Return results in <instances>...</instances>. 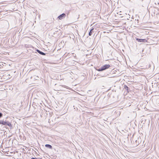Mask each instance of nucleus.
<instances>
[{
	"label": "nucleus",
	"mask_w": 159,
	"mask_h": 159,
	"mask_svg": "<svg viewBox=\"0 0 159 159\" xmlns=\"http://www.w3.org/2000/svg\"><path fill=\"white\" fill-rule=\"evenodd\" d=\"M94 30V28H93L91 29L89 33V36H91L92 35V33L93 32V30Z\"/></svg>",
	"instance_id": "11"
},
{
	"label": "nucleus",
	"mask_w": 159,
	"mask_h": 159,
	"mask_svg": "<svg viewBox=\"0 0 159 159\" xmlns=\"http://www.w3.org/2000/svg\"><path fill=\"white\" fill-rule=\"evenodd\" d=\"M12 136L11 135V140L12 139V147H15L18 144V142L16 139H15V137L12 138Z\"/></svg>",
	"instance_id": "2"
},
{
	"label": "nucleus",
	"mask_w": 159,
	"mask_h": 159,
	"mask_svg": "<svg viewBox=\"0 0 159 159\" xmlns=\"http://www.w3.org/2000/svg\"><path fill=\"white\" fill-rule=\"evenodd\" d=\"M16 71H14V70H11V73H15Z\"/></svg>",
	"instance_id": "16"
},
{
	"label": "nucleus",
	"mask_w": 159,
	"mask_h": 159,
	"mask_svg": "<svg viewBox=\"0 0 159 159\" xmlns=\"http://www.w3.org/2000/svg\"><path fill=\"white\" fill-rule=\"evenodd\" d=\"M3 22L4 24H8L9 25V23H8V22L6 21V20H4V21H3Z\"/></svg>",
	"instance_id": "12"
},
{
	"label": "nucleus",
	"mask_w": 159,
	"mask_h": 159,
	"mask_svg": "<svg viewBox=\"0 0 159 159\" xmlns=\"http://www.w3.org/2000/svg\"><path fill=\"white\" fill-rule=\"evenodd\" d=\"M137 21H138H138H139V20H137Z\"/></svg>",
	"instance_id": "21"
},
{
	"label": "nucleus",
	"mask_w": 159,
	"mask_h": 159,
	"mask_svg": "<svg viewBox=\"0 0 159 159\" xmlns=\"http://www.w3.org/2000/svg\"><path fill=\"white\" fill-rule=\"evenodd\" d=\"M45 146L48 148H49V149H52V146L50 145V144H46L45 145Z\"/></svg>",
	"instance_id": "10"
},
{
	"label": "nucleus",
	"mask_w": 159,
	"mask_h": 159,
	"mask_svg": "<svg viewBox=\"0 0 159 159\" xmlns=\"http://www.w3.org/2000/svg\"><path fill=\"white\" fill-rule=\"evenodd\" d=\"M123 87L124 89L127 91V92L129 93V91H130L129 88L126 85H124Z\"/></svg>",
	"instance_id": "9"
},
{
	"label": "nucleus",
	"mask_w": 159,
	"mask_h": 159,
	"mask_svg": "<svg viewBox=\"0 0 159 159\" xmlns=\"http://www.w3.org/2000/svg\"><path fill=\"white\" fill-rule=\"evenodd\" d=\"M31 159H42V158H36V157H32L31 158Z\"/></svg>",
	"instance_id": "13"
},
{
	"label": "nucleus",
	"mask_w": 159,
	"mask_h": 159,
	"mask_svg": "<svg viewBox=\"0 0 159 159\" xmlns=\"http://www.w3.org/2000/svg\"><path fill=\"white\" fill-rule=\"evenodd\" d=\"M11 133L12 135H14L16 133L15 128H14L13 126H12V125L11 124Z\"/></svg>",
	"instance_id": "4"
},
{
	"label": "nucleus",
	"mask_w": 159,
	"mask_h": 159,
	"mask_svg": "<svg viewBox=\"0 0 159 159\" xmlns=\"http://www.w3.org/2000/svg\"><path fill=\"white\" fill-rule=\"evenodd\" d=\"M111 67L109 64H105L99 69L96 68V70L99 71H102L108 69Z\"/></svg>",
	"instance_id": "1"
},
{
	"label": "nucleus",
	"mask_w": 159,
	"mask_h": 159,
	"mask_svg": "<svg viewBox=\"0 0 159 159\" xmlns=\"http://www.w3.org/2000/svg\"><path fill=\"white\" fill-rule=\"evenodd\" d=\"M144 50L143 49V50H142V54H143V51Z\"/></svg>",
	"instance_id": "18"
},
{
	"label": "nucleus",
	"mask_w": 159,
	"mask_h": 159,
	"mask_svg": "<svg viewBox=\"0 0 159 159\" xmlns=\"http://www.w3.org/2000/svg\"><path fill=\"white\" fill-rule=\"evenodd\" d=\"M36 51L39 54L42 55H46V53H44L43 52H42L41 51L39 50V49H37L36 50Z\"/></svg>",
	"instance_id": "8"
},
{
	"label": "nucleus",
	"mask_w": 159,
	"mask_h": 159,
	"mask_svg": "<svg viewBox=\"0 0 159 159\" xmlns=\"http://www.w3.org/2000/svg\"><path fill=\"white\" fill-rule=\"evenodd\" d=\"M98 75H100V76H102V75H99L98 74Z\"/></svg>",
	"instance_id": "20"
},
{
	"label": "nucleus",
	"mask_w": 159,
	"mask_h": 159,
	"mask_svg": "<svg viewBox=\"0 0 159 159\" xmlns=\"http://www.w3.org/2000/svg\"><path fill=\"white\" fill-rule=\"evenodd\" d=\"M135 143H136V146H137L139 144V142H138L137 143V140H135Z\"/></svg>",
	"instance_id": "14"
},
{
	"label": "nucleus",
	"mask_w": 159,
	"mask_h": 159,
	"mask_svg": "<svg viewBox=\"0 0 159 159\" xmlns=\"http://www.w3.org/2000/svg\"><path fill=\"white\" fill-rule=\"evenodd\" d=\"M11 12L17 10V6L15 2H11Z\"/></svg>",
	"instance_id": "3"
},
{
	"label": "nucleus",
	"mask_w": 159,
	"mask_h": 159,
	"mask_svg": "<svg viewBox=\"0 0 159 159\" xmlns=\"http://www.w3.org/2000/svg\"><path fill=\"white\" fill-rule=\"evenodd\" d=\"M63 87H64V86H65V85H63L62 86Z\"/></svg>",
	"instance_id": "19"
},
{
	"label": "nucleus",
	"mask_w": 159,
	"mask_h": 159,
	"mask_svg": "<svg viewBox=\"0 0 159 159\" xmlns=\"http://www.w3.org/2000/svg\"><path fill=\"white\" fill-rule=\"evenodd\" d=\"M13 152L14 153H13L14 154H15V152H10V153H11V157L12 156H13L12 154H13Z\"/></svg>",
	"instance_id": "15"
},
{
	"label": "nucleus",
	"mask_w": 159,
	"mask_h": 159,
	"mask_svg": "<svg viewBox=\"0 0 159 159\" xmlns=\"http://www.w3.org/2000/svg\"><path fill=\"white\" fill-rule=\"evenodd\" d=\"M136 40L138 42L140 43H145L147 42V40L145 39H141L136 38Z\"/></svg>",
	"instance_id": "5"
},
{
	"label": "nucleus",
	"mask_w": 159,
	"mask_h": 159,
	"mask_svg": "<svg viewBox=\"0 0 159 159\" xmlns=\"http://www.w3.org/2000/svg\"><path fill=\"white\" fill-rule=\"evenodd\" d=\"M11 1H11V0L10 2H11Z\"/></svg>",
	"instance_id": "22"
},
{
	"label": "nucleus",
	"mask_w": 159,
	"mask_h": 159,
	"mask_svg": "<svg viewBox=\"0 0 159 159\" xmlns=\"http://www.w3.org/2000/svg\"><path fill=\"white\" fill-rule=\"evenodd\" d=\"M2 116V114L0 112V118H1Z\"/></svg>",
	"instance_id": "17"
},
{
	"label": "nucleus",
	"mask_w": 159,
	"mask_h": 159,
	"mask_svg": "<svg viewBox=\"0 0 159 159\" xmlns=\"http://www.w3.org/2000/svg\"><path fill=\"white\" fill-rule=\"evenodd\" d=\"M0 124H2L4 125H8L9 126H10L8 123L3 120H0Z\"/></svg>",
	"instance_id": "6"
},
{
	"label": "nucleus",
	"mask_w": 159,
	"mask_h": 159,
	"mask_svg": "<svg viewBox=\"0 0 159 159\" xmlns=\"http://www.w3.org/2000/svg\"><path fill=\"white\" fill-rule=\"evenodd\" d=\"M66 16V14L65 13H63L58 16V18L59 20H61L64 18Z\"/></svg>",
	"instance_id": "7"
}]
</instances>
